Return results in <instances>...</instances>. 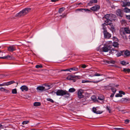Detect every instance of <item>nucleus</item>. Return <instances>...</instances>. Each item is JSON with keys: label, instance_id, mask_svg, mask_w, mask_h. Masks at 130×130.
Wrapping results in <instances>:
<instances>
[{"label": "nucleus", "instance_id": "obj_4", "mask_svg": "<svg viewBox=\"0 0 130 130\" xmlns=\"http://www.w3.org/2000/svg\"><path fill=\"white\" fill-rule=\"evenodd\" d=\"M84 92V90L82 89H79L77 92V95L78 98L79 99L83 98L84 96L82 94Z\"/></svg>", "mask_w": 130, "mask_h": 130}, {"label": "nucleus", "instance_id": "obj_21", "mask_svg": "<svg viewBox=\"0 0 130 130\" xmlns=\"http://www.w3.org/2000/svg\"><path fill=\"white\" fill-rule=\"evenodd\" d=\"M14 83L15 82L13 81H10L6 83H5V85L6 86H8Z\"/></svg>", "mask_w": 130, "mask_h": 130}, {"label": "nucleus", "instance_id": "obj_46", "mask_svg": "<svg viewBox=\"0 0 130 130\" xmlns=\"http://www.w3.org/2000/svg\"><path fill=\"white\" fill-rule=\"evenodd\" d=\"M5 89L3 87H1L0 88V90L1 91H5Z\"/></svg>", "mask_w": 130, "mask_h": 130}, {"label": "nucleus", "instance_id": "obj_2", "mask_svg": "<svg viewBox=\"0 0 130 130\" xmlns=\"http://www.w3.org/2000/svg\"><path fill=\"white\" fill-rule=\"evenodd\" d=\"M30 8H26L20 11L19 12L16 14L15 16L18 17H20L23 16L29 13L31 10Z\"/></svg>", "mask_w": 130, "mask_h": 130}, {"label": "nucleus", "instance_id": "obj_28", "mask_svg": "<svg viewBox=\"0 0 130 130\" xmlns=\"http://www.w3.org/2000/svg\"><path fill=\"white\" fill-rule=\"evenodd\" d=\"M113 46L115 47H117L119 45V44L117 42H114L113 43Z\"/></svg>", "mask_w": 130, "mask_h": 130}, {"label": "nucleus", "instance_id": "obj_5", "mask_svg": "<svg viewBox=\"0 0 130 130\" xmlns=\"http://www.w3.org/2000/svg\"><path fill=\"white\" fill-rule=\"evenodd\" d=\"M115 15L111 14H107L105 15L104 17L106 19H110L111 20H115L114 19L112 18V17H115Z\"/></svg>", "mask_w": 130, "mask_h": 130}, {"label": "nucleus", "instance_id": "obj_57", "mask_svg": "<svg viewBox=\"0 0 130 130\" xmlns=\"http://www.w3.org/2000/svg\"><path fill=\"white\" fill-rule=\"evenodd\" d=\"M5 83H4L3 84H0V86H5Z\"/></svg>", "mask_w": 130, "mask_h": 130}, {"label": "nucleus", "instance_id": "obj_9", "mask_svg": "<svg viewBox=\"0 0 130 130\" xmlns=\"http://www.w3.org/2000/svg\"><path fill=\"white\" fill-rule=\"evenodd\" d=\"M103 34L105 38L109 39L111 37V34L109 33L107 31H103Z\"/></svg>", "mask_w": 130, "mask_h": 130}, {"label": "nucleus", "instance_id": "obj_55", "mask_svg": "<svg viewBox=\"0 0 130 130\" xmlns=\"http://www.w3.org/2000/svg\"><path fill=\"white\" fill-rule=\"evenodd\" d=\"M113 40L117 41L118 40V39L116 37H113Z\"/></svg>", "mask_w": 130, "mask_h": 130}, {"label": "nucleus", "instance_id": "obj_24", "mask_svg": "<svg viewBox=\"0 0 130 130\" xmlns=\"http://www.w3.org/2000/svg\"><path fill=\"white\" fill-rule=\"evenodd\" d=\"M98 99L100 100L103 101L104 99V97L103 95H100L98 97Z\"/></svg>", "mask_w": 130, "mask_h": 130}, {"label": "nucleus", "instance_id": "obj_40", "mask_svg": "<svg viewBox=\"0 0 130 130\" xmlns=\"http://www.w3.org/2000/svg\"><path fill=\"white\" fill-rule=\"evenodd\" d=\"M46 100L50 102L51 103H53L54 102V101L51 99L50 98H47Z\"/></svg>", "mask_w": 130, "mask_h": 130}, {"label": "nucleus", "instance_id": "obj_15", "mask_svg": "<svg viewBox=\"0 0 130 130\" xmlns=\"http://www.w3.org/2000/svg\"><path fill=\"white\" fill-rule=\"evenodd\" d=\"M113 51H115L117 52V54H116V55L118 57H119L121 55H122L124 53V51H120V52L117 51L116 50H113Z\"/></svg>", "mask_w": 130, "mask_h": 130}, {"label": "nucleus", "instance_id": "obj_44", "mask_svg": "<svg viewBox=\"0 0 130 130\" xmlns=\"http://www.w3.org/2000/svg\"><path fill=\"white\" fill-rule=\"evenodd\" d=\"M119 93H120V94H123L124 95H125V93L122 91H119Z\"/></svg>", "mask_w": 130, "mask_h": 130}, {"label": "nucleus", "instance_id": "obj_41", "mask_svg": "<svg viewBox=\"0 0 130 130\" xmlns=\"http://www.w3.org/2000/svg\"><path fill=\"white\" fill-rule=\"evenodd\" d=\"M106 108L107 110H108L109 113H110L111 112V110L110 109V107L108 106H107L106 107Z\"/></svg>", "mask_w": 130, "mask_h": 130}, {"label": "nucleus", "instance_id": "obj_13", "mask_svg": "<svg viewBox=\"0 0 130 130\" xmlns=\"http://www.w3.org/2000/svg\"><path fill=\"white\" fill-rule=\"evenodd\" d=\"M116 13L117 15L120 17L122 16V14L121 10L120 9H118L116 10Z\"/></svg>", "mask_w": 130, "mask_h": 130}, {"label": "nucleus", "instance_id": "obj_8", "mask_svg": "<svg viewBox=\"0 0 130 130\" xmlns=\"http://www.w3.org/2000/svg\"><path fill=\"white\" fill-rule=\"evenodd\" d=\"M103 80V79L95 81H92L87 80H83L82 82L83 83H97L102 81Z\"/></svg>", "mask_w": 130, "mask_h": 130}, {"label": "nucleus", "instance_id": "obj_39", "mask_svg": "<svg viewBox=\"0 0 130 130\" xmlns=\"http://www.w3.org/2000/svg\"><path fill=\"white\" fill-rule=\"evenodd\" d=\"M122 96V95L120 93H118L115 95V97H121Z\"/></svg>", "mask_w": 130, "mask_h": 130}, {"label": "nucleus", "instance_id": "obj_1", "mask_svg": "<svg viewBox=\"0 0 130 130\" xmlns=\"http://www.w3.org/2000/svg\"><path fill=\"white\" fill-rule=\"evenodd\" d=\"M53 94L56 93L57 96H62L64 95H66L65 97L68 98L69 97L70 94L68 91L66 90H58L56 92H52Z\"/></svg>", "mask_w": 130, "mask_h": 130}, {"label": "nucleus", "instance_id": "obj_36", "mask_svg": "<svg viewBox=\"0 0 130 130\" xmlns=\"http://www.w3.org/2000/svg\"><path fill=\"white\" fill-rule=\"evenodd\" d=\"M104 75L103 74H100L97 73H95L94 75H93L92 76H91L92 77V76H100Z\"/></svg>", "mask_w": 130, "mask_h": 130}, {"label": "nucleus", "instance_id": "obj_62", "mask_svg": "<svg viewBox=\"0 0 130 130\" xmlns=\"http://www.w3.org/2000/svg\"><path fill=\"white\" fill-rule=\"evenodd\" d=\"M128 38L129 39H130V35L129 36Z\"/></svg>", "mask_w": 130, "mask_h": 130}, {"label": "nucleus", "instance_id": "obj_48", "mask_svg": "<svg viewBox=\"0 0 130 130\" xmlns=\"http://www.w3.org/2000/svg\"><path fill=\"white\" fill-rule=\"evenodd\" d=\"M83 9L84 10H85V11H89V12H91L90 10L89 9Z\"/></svg>", "mask_w": 130, "mask_h": 130}, {"label": "nucleus", "instance_id": "obj_49", "mask_svg": "<svg viewBox=\"0 0 130 130\" xmlns=\"http://www.w3.org/2000/svg\"><path fill=\"white\" fill-rule=\"evenodd\" d=\"M94 3L93 1V0H91L90 1V2L89 3V5H90V4H92L93 3Z\"/></svg>", "mask_w": 130, "mask_h": 130}, {"label": "nucleus", "instance_id": "obj_20", "mask_svg": "<svg viewBox=\"0 0 130 130\" xmlns=\"http://www.w3.org/2000/svg\"><path fill=\"white\" fill-rule=\"evenodd\" d=\"M124 55L126 56H128L130 55V51L126 50L125 51H124Z\"/></svg>", "mask_w": 130, "mask_h": 130}, {"label": "nucleus", "instance_id": "obj_27", "mask_svg": "<svg viewBox=\"0 0 130 130\" xmlns=\"http://www.w3.org/2000/svg\"><path fill=\"white\" fill-rule=\"evenodd\" d=\"M51 88L50 85H45V91Z\"/></svg>", "mask_w": 130, "mask_h": 130}, {"label": "nucleus", "instance_id": "obj_22", "mask_svg": "<svg viewBox=\"0 0 130 130\" xmlns=\"http://www.w3.org/2000/svg\"><path fill=\"white\" fill-rule=\"evenodd\" d=\"M123 11L125 13H129L130 12V9H129L127 7H125L124 8Z\"/></svg>", "mask_w": 130, "mask_h": 130}, {"label": "nucleus", "instance_id": "obj_25", "mask_svg": "<svg viewBox=\"0 0 130 130\" xmlns=\"http://www.w3.org/2000/svg\"><path fill=\"white\" fill-rule=\"evenodd\" d=\"M106 25L105 24V23H104L102 25V26L103 27V31H107L106 30V28L105 26Z\"/></svg>", "mask_w": 130, "mask_h": 130}, {"label": "nucleus", "instance_id": "obj_50", "mask_svg": "<svg viewBox=\"0 0 130 130\" xmlns=\"http://www.w3.org/2000/svg\"><path fill=\"white\" fill-rule=\"evenodd\" d=\"M126 17L127 19L129 20H130V15H126Z\"/></svg>", "mask_w": 130, "mask_h": 130}, {"label": "nucleus", "instance_id": "obj_10", "mask_svg": "<svg viewBox=\"0 0 130 130\" xmlns=\"http://www.w3.org/2000/svg\"><path fill=\"white\" fill-rule=\"evenodd\" d=\"M123 4L122 6L123 7L130 6V2H129L122 1Z\"/></svg>", "mask_w": 130, "mask_h": 130}, {"label": "nucleus", "instance_id": "obj_42", "mask_svg": "<svg viewBox=\"0 0 130 130\" xmlns=\"http://www.w3.org/2000/svg\"><path fill=\"white\" fill-rule=\"evenodd\" d=\"M42 65H37L36 66V67L37 68H42Z\"/></svg>", "mask_w": 130, "mask_h": 130}, {"label": "nucleus", "instance_id": "obj_63", "mask_svg": "<svg viewBox=\"0 0 130 130\" xmlns=\"http://www.w3.org/2000/svg\"><path fill=\"white\" fill-rule=\"evenodd\" d=\"M65 17V15H63V17Z\"/></svg>", "mask_w": 130, "mask_h": 130}, {"label": "nucleus", "instance_id": "obj_64", "mask_svg": "<svg viewBox=\"0 0 130 130\" xmlns=\"http://www.w3.org/2000/svg\"><path fill=\"white\" fill-rule=\"evenodd\" d=\"M4 130H7V129H4Z\"/></svg>", "mask_w": 130, "mask_h": 130}, {"label": "nucleus", "instance_id": "obj_43", "mask_svg": "<svg viewBox=\"0 0 130 130\" xmlns=\"http://www.w3.org/2000/svg\"><path fill=\"white\" fill-rule=\"evenodd\" d=\"M108 63H109L114 64L115 63V61L113 60H111L108 62Z\"/></svg>", "mask_w": 130, "mask_h": 130}, {"label": "nucleus", "instance_id": "obj_12", "mask_svg": "<svg viewBox=\"0 0 130 130\" xmlns=\"http://www.w3.org/2000/svg\"><path fill=\"white\" fill-rule=\"evenodd\" d=\"M20 89L23 92L24 91H27L28 89V87L25 85L22 86L20 87Z\"/></svg>", "mask_w": 130, "mask_h": 130}, {"label": "nucleus", "instance_id": "obj_18", "mask_svg": "<svg viewBox=\"0 0 130 130\" xmlns=\"http://www.w3.org/2000/svg\"><path fill=\"white\" fill-rule=\"evenodd\" d=\"M45 87L42 86H38L37 88V90L40 91H45Z\"/></svg>", "mask_w": 130, "mask_h": 130}, {"label": "nucleus", "instance_id": "obj_30", "mask_svg": "<svg viewBox=\"0 0 130 130\" xmlns=\"http://www.w3.org/2000/svg\"><path fill=\"white\" fill-rule=\"evenodd\" d=\"M123 71L125 72H127L128 73H129L130 72V69L128 68V69H125V68H124L123 69Z\"/></svg>", "mask_w": 130, "mask_h": 130}, {"label": "nucleus", "instance_id": "obj_52", "mask_svg": "<svg viewBox=\"0 0 130 130\" xmlns=\"http://www.w3.org/2000/svg\"><path fill=\"white\" fill-rule=\"evenodd\" d=\"M125 122L126 123H128L129 122V120H125Z\"/></svg>", "mask_w": 130, "mask_h": 130}, {"label": "nucleus", "instance_id": "obj_17", "mask_svg": "<svg viewBox=\"0 0 130 130\" xmlns=\"http://www.w3.org/2000/svg\"><path fill=\"white\" fill-rule=\"evenodd\" d=\"M92 111L94 113L96 114H100L102 113V112L100 111H96V109L95 107H93L92 108Z\"/></svg>", "mask_w": 130, "mask_h": 130}, {"label": "nucleus", "instance_id": "obj_37", "mask_svg": "<svg viewBox=\"0 0 130 130\" xmlns=\"http://www.w3.org/2000/svg\"><path fill=\"white\" fill-rule=\"evenodd\" d=\"M111 90L113 93H115L116 91V88H111Z\"/></svg>", "mask_w": 130, "mask_h": 130}, {"label": "nucleus", "instance_id": "obj_23", "mask_svg": "<svg viewBox=\"0 0 130 130\" xmlns=\"http://www.w3.org/2000/svg\"><path fill=\"white\" fill-rule=\"evenodd\" d=\"M41 104L39 102H36L34 103V105L35 106H40Z\"/></svg>", "mask_w": 130, "mask_h": 130}, {"label": "nucleus", "instance_id": "obj_33", "mask_svg": "<svg viewBox=\"0 0 130 130\" xmlns=\"http://www.w3.org/2000/svg\"><path fill=\"white\" fill-rule=\"evenodd\" d=\"M121 101L122 102H126L128 101V99L126 98H122L121 99Z\"/></svg>", "mask_w": 130, "mask_h": 130}, {"label": "nucleus", "instance_id": "obj_29", "mask_svg": "<svg viewBox=\"0 0 130 130\" xmlns=\"http://www.w3.org/2000/svg\"><path fill=\"white\" fill-rule=\"evenodd\" d=\"M65 10V8H61L59 9L58 12L60 13H61L63 11Z\"/></svg>", "mask_w": 130, "mask_h": 130}, {"label": "nucleus", "instance_id": "obj_26", "mask_svg": "<svg viewBox=\"0 0 130 130\" xmlns=\"http://www.w3.org/2000/svg\"><path fill=\"white\" fill-rule=\"evenodd\" d=\"M75 91V89L73 88H71L69 90V92L70 93H73Z\"/></svg>", "mask_w": 130, "mask_h": 130}, {"label": "nucleus", "instance_id": "obj_38", "mask_svg": "<svg viewBox=\"0 0 130 130\" xmlns=\"http://www.w3.org/2000/svg\"><path fill=\"white\" fill-rule=\"evenodd\" d=\"M29 122V121H23L22 122V124L23 125H24V124H28Z\"/></svg>", "mask_w": 130, "mask_h": 130}, {"label": "nucleus", "instance_id": "obj_32", "mask_svg": "<svg viewBox=\"0 0 130 130\" xmlns=\"http://www.w3.org/2000/svg\"><path fill=\"white\" fill-rule=\"evenodd\" d=\"M92 100L94 101H95L96 100V96H92L91 97Z\"/></svg>", "mask_w": 130, "mask_h": 130}, {"label": "nucleus", "instance_id": "obj_61", "mask_svg": "<svg viewBox=\"0 0 130 130\" xmlns=\"http://www.w3.org/2000/svg\"><path fill=\"white\" fill-rule=\"evenodd\" d=\"M123 128H119V130H122L123 129Z\"/></svg>", "mask_w": 130, "mask_h": 130}, {"label": "nucleus", "instance_id": "obj_3", "mask_svg": "<svg viewBox=\"0 0 130 130\" xmlns=\"http://www.w3.org/2000/svg\"><path fill=\"white\" fill-rule=\"evenodd\" d=\"M124 31H120V34L124 39H127V37L125 34V32L126 34H130V29L129 28L125 27L124 28Z\"/></svg>", "mask_w": 130, "mask_h": 130}, {"label": "nucleus", "instance_id": "obj_16", "mask_svg": "<svg viewBox=\"0 0 130 130\" xmlns=\"http://www.w3.org/2000/svg\"><path fill=\"white\" fill-rule=\"evenodd\" d=\"M101 50L103 52H107L109 51V49L107 46H104L102 47Z\"/></svg>", "mask_w": 130, "mask_h": 130}, {"label": "nucleus", "instance_id": "obj_60", "mask_svg": "<svg viewBox=\"0 0 130 130\" xmlns=\"http://www.w3.org/2000/svg\"><path fill=\"white\" fill-rule=\"evenodd\" d=\"M113 129L116 130H119V128L115 127L113 128Z\"/></svg>", "mask_w": 130, "mask_h": 130}, {"label": "nucleus", "instance_id": "obj_19", "mask_svg": "<svg viewBox=\"0 0 130 130\" xmlns=\"http://www.w3.org/2000/svg\"><path fill=\"white\" fill-rule=\"evenodd\" d=\"M110 19H106V20L105 21V22L104 23H105L106 25H109L111 24V20H110Z\"/></svg>", "mask_w": 130, "mask_h": 130}, {"label": "nucleus", "instance_id": "obj_31", "mask_svg": "<svg viewBox=\"0 0 130 130\" xmlns=\"http://www.w3.org/2000/svg\"><path fill=\"white\" fill-rule=\"evenodd\" d=\"M69 69L70 70V71H71V70L74 71H77L78 70V68L75 67Z\"/></svg>", "mask_w": 130, "mask_h": 130}, {"label": "nucleus", "instance_id": "obj_47", "mask_svg": "<svg viewBox=\"0 0 130 130\" xmlns=\"http://www.w3.org/2000/svg\"><path fill=\"white\" fill-rule=\"evenodd\" d=\"M61 71H69L71 72V71L70 70H69V69H66L65 70H61Z\"/></svg>", "mask_w": 130, "mask_h": 130}, {"label": "nucleus", "instance_id": "obj_7", "mask_svg": "<svg viewBox=\"0 0 130 130\" xmlns=\"http://www.w3.org/2000/svg\"><path fill=\"white\" fill-rule=\"evenodd\" d=\"M80 78V77L79 76H68L67 79L68 80H71L73 79V78H75L76 79H79Z\"/></svg>", "mask_w": 130, "mask_h": 130}, {"label": "nucleus", "instance_id": "obj_51", "mask_svg": "<svg viewBox=\"0 0 130 130\" xmlns=\"http://www.w3.org/2000/svg\"><path fill=\"white\" fill-rule=\"evenodd\" d=\"M4 126L1 124H0V129H2V128H4Z\"/></svg>", "mask_w": 130, "mask_h": 130}, {"label": "nucleus", "instance_id": "obj_56", "mask_svg": "<svg viewBox=\"0 0 130 130\" xmlns=\"http://www.w3.org/2000/svg\"><path fill=\"white\" fill-rule=\"evenodd\" d=\"M4 91L6 93H8L9 92V90H6V89L5 91Z\"/></svg>", "mask_w": 130, "mask_h": 130}, {"label": "nucleus", "instance_id": "obj_58", "mask_svg": "<svg viewBox=\"0 0 130 130\" xmlns=\"http://www.w3.org/2000/svg\"><path fill=\"white\" fill-rule=\"evenodd\" d=\"M93 1L94 3H96L98 2L97 0H93Z\"/></svg>", "mask_w": 130, "mask_h": 130}, {"label": "nucleus", "instance_id": "obj_34", "mask_svg": "<svg viewBox=\"0 0 130 130\" xmlns=\"http://www.w3.org/2000/svg\"><path fill=\"white\" fill-rule=\"evenodd\" d=\"M12 93L13 94H15L17 93V89H14L12 90Z\"/></svg>", "mask_w": 130, "mask_h": 130}, {"label": "nucleus", "instance_id": "obj_14", "mask_svg": "<svg viewBox=\"0 0 130 130\" xmlns=\"http://www.w3.org/2000/svg\"><path fill=\"white\" fill-rule=\"evenodd\" d=\"M0 58L7 59L9 60H11L12 59V56L8 55L7 56L3 57H0Z\"/></svg>", "mask_w": 130, "mask_h": 130}, {"label": "nucleus", "instance_id": "obj_53", "mask_svg": "<svg viewBox=\"0 0 130 130\" xmlns=\"http://www.w3.org/2000/svg\"><path fill=\"white\" fill-rule=\"evenodd\" d=\"M86 67V66L85 64H83L82 65V68H85Z\"/></svg>", "mask_w": 130, "mask_h": 130}, {"label": "nucleus", "instance_id": "obj_54", "mask_svg": "<svg viewBox=\"0 0 130 130\" xmlns=\"http://www.w3.org/2000/svg\"><path fill=\"white\" fill-rule=\"evenodd\" d=\"M115 94V93H112L110 95V97L111 98H113Z\"/></svg>", "mask_w": 130, "mask_h": 130}, {"label": "nucleus", "instance_id": "obj_11", "mask_svg": "<svg viewBox=\"0 0 130 130\" xmlns=\"http://www.w3.org/2000/svg\"><path fill=\"white\" fill-rule=\"evenodd\" d=\"M16 50L15 47L13 45L10 46L8 47V50L10 52H12Z\"/></svg>", "mask_w": 130, "mask_h": 130}, {"label": "nucleus", "instance_id": "obj_45", "mask_svg": "<svg viewBox=\"0 0 130 130\" xmlns=\"http://www.w3.org/2000/svg\"><path fill=\"white\" fill-rule=\"evenodd\" d=\"M109 25L111 26V29L112 30H114L115 29V28L114 26H113V25L111 24H110Z\"/></svg>", "mask_w": 130, "mask_h": 130}, {"label": "nucleus", "instance_id": "obj_59", "mask_svg": "<svg viewBox=\"0 0 130 130\" xmlns=\"http://www.w3.org/2000/svg\"><path fill=\"white\" fill-rule=\"evenodd\" d=\"M58 0H51V1L52 2H55L57 1H58Z\"/></svg>", "mask_w": 130, "mask_h": 130}, {"label": "nucleus", "instance_id": "obj_6", "mask_svg": "<svg viewBox=\"0 0 130 130\" xmlns=\"http://www.w3.org/2000/svg\"><path fill=\"white\" fill-rule=\"evenodd\" d=\"M100 6L98 5H96L90 8V9L93 11H97L100 8Z\"/></svg>", "mask_w": 130, "mask_h": 130}, {"label": "nucleus", "instance_id": "obj_35", "mask_svg": "<svg viewBox=\"0 0 130 130\" xmlns=\"http://www.w3.org/2000/svg\"><path fill=\"white\" fill-rule=\"evenodd\" d=\"M120 63L122 64L123 65H126V64H128V62L127 63H126V62L124 61H121V62Z\"/></svg>", "mask_w": 130, "mask_h": 130}]
</instances>
